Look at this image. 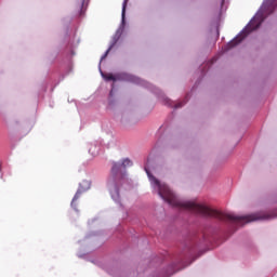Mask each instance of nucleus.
Wrapping results in <instances>:
<instances>
[{
  "mask_svg": "<svg viewBox=\"0 0 277 277\" xmlns=\"http://www.w3.org/2000/svg\"><path fill=\"white\" fill-rule=\"evenodd\" d=\"M109 51H111V48H109L105 54L102 56V60H105V57H107V55H109Z\"/></svg>",
  "mask_w": 277,
  "mask_h": 277,
  "instance_id": "obj_7",
  "label": "nucleus"
},
{
  "mask_svg": "<svg viewBox=\"0 0 277 277\" xmlns=\"http://www.w3.org/2000/svg\"><path fill=\"white\" fill-rule=\"evenodd\" d=\"M102 77H103L106 81H116V77H114L111 74H103Z\"/></svg>",
  "mask_w": 277,
  "mask_h": 277,
  "instance_id": "obj_5",
  "label": "nucleus"
},
{
  "mask_svg": "<svg viewBox=\"0 0 277 277\" xmlns=\"http://www.w3.org/2000/svg\"><path fill=\"white\" fill-rule=\"evenodd\" d=\"M133 162L127 158L122 161V163L115 162L111 168V176L108 180V186L110 189V196L113 200H118L120 198V192L118 190V185L124 181V175L121 172V169L126 170V168H131Z\"/></svg>",
  "mask_w": 277,
  "mask_h": 277,
  "instance_id": "obj_3",
  "label": "nucleus"
},
{
  "mask_svg": "<svg viewBox=\"0 0 277 277\" xmlns=\"http://www.w3.org/2000/svg\"><path fill=\"white\" fill-rule=\"evenodd\" d=\"M145 170L150 183L158 187V194L160 198H162V200L168 202V205H170L171 207L184 209V211H192L193 213H198L199 215H203L205 217H215L216 220H221V222H234L235 224H248V222L265 220V212H258L246 216H239L230 213H222L207 206L199 205L196 201H181V199H179L176 195L172 193L168 185L161 184V182H159L157 177L150 174L148 169Z\"/></svg>",
  "mask_w": 277,
  "mask_h": 277,
  "instance_id": "obj_1",
  "label": "nucleus"
},
{
  "mask_svg": "<svg viewBox=\"0 0 277 277\" xmlns=\"http://www.w3.org/2000/svg\"><path fill=\"white\" fill-rule=\"evenodd\" d=\"M277 0H265L260 9V11L255 14V16L250 21L249 25L228 44V49H233V47H237V44L241 43L242 40L251 34V31H255L263 24V21L273 14L274 10H276Z\"/></svg>",
  "mask_w": 277,
  "mask_h": 277,
  "instance_id": "obj_2",
  "label": "nucleus"
},
{
  "mask_svg": "<svg viewBox=\"0 0 277 277\" xmlns=\"http://www.w3.org/2000/svg\"><path fill=\"white\" fill-rule=\"evenodd\" d=\"M179 107H183V104H176L175 108L179 109Z\"/></svg>",
  "mask_w": 277,
  "mask_h": 277,
  "instance_id": "obj_8",
  "label": "nucleus"
},
{
  "mask_svg": "<svg viewBox=\"0 0 277 277\" xmlns=\"http://www.w3.org/2000/svg\"><path fill=\"white\" fill-rule=\"evenodd\" d=\"M127 1L128 0H124L122 4V18H124V14H127Z\"/></svg>",
  "mask_w": 277,
  "mask_h": 277,
  "instance_id": "obj_6",
  "label": "nucleus"
},
{
  "mask_svg": "<svg viewBox=\"0 0 277 277\" xmlns=\"http://www.w3.org/2000/svg\"><path fill=\"white\" fill-rule=\"evenodd\" d=\"M88 189H90V181L84 180L80 183L79 188L71 200V207H76V202L81 198V194L88 192Z\"/></svg>",
  "mask_w": 277,
  "mask_h": 277,
  "instance_id": "obj_4",
  "label": "nucleus"
}]
</instances>
